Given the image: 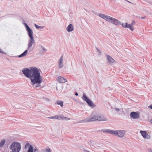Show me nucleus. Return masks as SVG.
<instances>
[{"label": "nucleus", "instance_id": "nucleus-26", "mask_svg": "<svg viewBox=\"0 0 152 152\" xmlns=\"http://www.w3.org/2000/svg\"><path fill=\"white\" fill-rule=\"evenodd\" d=\"M148 107L152 109V105H150L149 106H148Z\"/></svg>", "mask_w": 152, "mask_h": 152}, {"label": "nucleus", "instance_id": "nucleus-27", "mask_svg": "<svg viewBox=\"0 0 152 152\" xmlns=\"http://www.w3.org/2000/svg\"><path fill=\"white\" fill-rule=\"evenodd\" d=\"M145 18V17H142L141 18L142 19H144Z\"/></svg>", "mask_w": 152, "mask_h": 152}, {"label": "nucleus", "instance_id": "nucleus-2", "mask_svg": "<svg viewBox=\"0 0 152 152\" xmlns=\"http://www.w3.org/2000/svg\"><path fill=\"white\" fill-rule=\"evenodd\" d=\"M99 16L106 20L110 22H111L116 25L118 26L121 24V22L120 21L110 16L101 13L99 14Z\"/></svg>", "mask_w": 152, "mask_h": 152}, {"label": "nucleus", "instance_id": "nucleus-15", "mask_svg": "<svg viewBox=\"0 0 152 152\" xmlns=\"http://www.w3.org/2000/svg\"><path fill=\"white\" fill-rule=\"evenodd\" d=\"M63 56H62L59 60V64L58 65V66L59 68H61L63 66V65L62 64V62H63Z\"/></svg>", "mask_w": 152, "mask_h": 152}, {"label": "nucleus", "instance_id": "nucleus-5", "mask_svg": "<svg viewBox=\"0 0 152 152\" xmlns=\"http://www.w3.org/2000/svg\"><path fill=\"white\" fill-rule=\"evenodd\" d=\"M21 148L20 144L15 142H13L10 147V149L12 151V152H19Z\"/></svg>", "mask_w": 152, "mask_h": 152}, {"label": "nucleus", "instance_id": "nucleus-20", "mask_svg": "<svg viewBox=\"0 0 152 152\" xmlns=\"http://www.w3.org/2000/svg\"><path fill=\"white\" fill-rule=\"evenodd\" d=\"M43 152H51L50 149L49 148H48L45 150L43 151Z\"/></svg>", "mask_w": 152, "mask_h": 152}, {"label": "nucleus", "instance_id": "nucleus-7", "mask_svg": "<svg viewBox=\"0 0 152 152\" xmlns=\"http://www.w3.org/2000/svg\"><path fill=\"white\" fill-rule=\"evenodd\" d=\"M83 99L90 106L92 107H94L95 105L86 96L85 94H83L82 97Z\"/></svg>", "mask_w": 152, "mask_h": 152}, {"label": "nucleus", "instance_id": "nucleus-14", "mask_svg": "<svg viewBox=\"0 0 152 152\" xmlns=\"http://www.w3.org/2000/svg\"><path fill=\"white\" fill-rule=\"evenodd\" d=\"M68 32L71 31L73 30L74 28L73 25L72 24H69L66 28Z\"/></svg>", "mask_w": 152, "mask_h": 152}, {"label": "nucleus", "instance_id": "nucleus-13", "mask_svg": "<svg viewBox=\"0 0 152 152\" xmlns=\"http://www.w3.org/2000/svg\"><path fill=\"white\" fill-rule=\"evenodd\" d=\"M57 80L58 82L60 83H64L67 81L66 79L64 78L61 76L58 77Z\"/></svg>", "mask_w": 152, "mask_h": 152}, {"label": "nucleus", "instance_id": "nucleus-6", "mask_svg": "<svg viewBox=\"0 0 152 152\" xmlns=\"http://www.w3.org/2000/svg\"><path fill=\"white\" fill-rule=\"evenodd\" d=\"M106 132L112 134H115L120 137H123L125 134V132L124 131L118 130L115 131L107 130L106 131Z\"/></svg>", "mask_w": 152, "mask_h": 152}, {"label": "nucleus", "instance_id": "nucleus-16", "mask_svg": "<svg viewBox=\"0 0 152 152\" xmlns=\"http://www.w3.org/2000/svg\"><path fill=\"white\" fill-rule=\"evenodd\" d=\"M27 52L28 51L27 50H26L23 53L21 54L18 57H21L25 56L27 54Z\"/></svg>", "mask_w": 152, "mask_h": 152}, {"label": "nucleus", "instance_id": "nucleus-4", "mask_svg": "<svg viewBox=\"0 0 152 152\" xmlns=\"http://www.w3.org/2000/svg\"><path fill=\"white\" fill-rule=\"evenodd\" d=\"M25 25L26 28L27 30L28 33V35L30 38V39L29 41V43L28 45V48L31 47L34 42V37L33 36V32L31 29L26 23Z\"/></svg>", "mask_w": 152, "mask_h": 152}, {"label": "nucleus", "instance_id": "nucleus-29", "mask_svg": "<svg viewBox=\"0 0 152 152\" xmlns=\"http://www.w3.org/2000/svg\"><path fill=\"white\" fill-rule=\"evenodd\" d=\"M36 150H37V149H36L34 150V151H35Z\"/></svg>", "mask_w": 152, "mask_h": 152}, {"label": "nucleus", "instance_id": "nucleus-25", "mask_svg": "<svg viewBox=\"0 0 152 152\" xmlns=\"http://www.w3.org/2000/svg\"><path fill=\"white\" fill-rule=\"evenodd\" d=\"M115 110H116V111H119V109L117 108H115Z\"/></svg>", "mask_w": 152, "mask_h": 152}, {"label": "nucleus", "instance_id": "nucleus-10", "mask_svg": "<svg viewBox=\"0 0 152 152\" xmlns=\"http://www.w3.org/2000/svg\"><path fill=\"white\" fill-rule=\"evenodd\" d=\"M25 149L28 148L27 152H33V147L30 145L29 143H27L25 147Z\"/></svg>", "mask_w": 152, "mask_h": 152}, {"label": "nucleus", "instance_id": "nucleus-12", "mask_svg": "<svg viewBox=\"0 0 152 152\" xmlns=\"http://www.w3.org/2000/svg\"><path fill=\"white\" fill-rule=\"evenodd\" d=\"M140 132L144 138L149 139L150 138V136L147 134L146 132L140 131Z\"/></svg>", "mask_w": 152, "mask_h": 152}, {"label": "nucleus", "instance_id": "nucleus-23", "mask_svg": "<svg viewBox=\"0 0 152 152\" xmlns=\"http://www.w3.org/2000/svg\"><path fill=\"white\" fill-rule=\"evenodd\" d=\"M135 22L134 21V20H133L132 21V24L131 25H132V26L133 25H134L135 24Z\"/></svg>", "mask_w": 152, "mask_h": 152}, {"label": "nucleus", "instance_id": "nucleus-8", "mask_svg": "<svg viewBox=\"0 0 152 152\" xmlns=\"http://www.w3.org/2000/svg\"><path fill=\"white\" fill-rule=\"evenodd\" d=\"M130 116L134 119H138L140 118V113L139 112H132L130 113Z\"/></svg>", "mask_w": 152, "mask_h": 152}, {"label": "nucleus", "instance_id": "nucleus-17", "mask_svg": "<svg viewBox=\"0 0 152 152\" xmlns=\"http://www.w3.org/2000/svg\"><path fill=\"white\" fill-rule=\"evenodd\" d=\"M48 118L53 119H59V117L58 115H55L52 117H48Z\"/></svg>", "mask_w": 152, "mask_h": 152}, {"label": "nucleus", "instance_id": "nucleus-9", "mask_svg": "<svg viewBox=\"0 0 152 152\" xmlns=\"http://www.w3.org/2000/svg\"><path fill=\"white\" fill-rule=\"evenodd\" d=\"M122 26L124 28H129L132 31H133L134 29V27L131 24L126 23H122L121 24Z\"/></svg>", "mask_w": 152, "mask_h": 152}, {"label": "nucleus", "instance_id": "nucleus-24", "mask_svg": "<svg viewBox=\"0 0 152 152\" xmlns=\"http://www.w3.org/2000/svg\"><path fill=\"white\" fill-rule=\"evenodd\" d=\"M59 119H62L63 120V116H59Z\"/></svg>", "mask_w": 152, "mask_h": 152}, {"label": "nucleus", "instance_id": "nucleus-18", "mask_svg": "<svg viewBox=\"0 0 152 152\" xmlns=\"http://www.w3.org/2000/svg\"><path fill=\"white\" fill-rule=\"evenodd\" d=\"M5 142V140H3L1 141L0 143V147H2L4 145Z\"/></svg>", "mask_w": 152, "mask_h": 152}, {"label": "nucleus", "instance_id": "nucleus-32", "mask_svg": "<svg viewBox=\"0 0 152 152\" xmlns=\"http://www.w3.org/2000/svg\"><path fill=\"white\" fill-rule=\"evenodd\" d=\"M1 50V49L0 48V50Z\"/></svg>", "mask_w": 152, "mask_h": 152}, {"label": "nucleus", "instance_id": "nucleus-11", "mask_svg": "<svg viewBox=\"0 0 152 152\" xmlns=\"http://www.w3.org/2000/svg\"><path fill=\"white\" fill-rule=\"evenodd\" d=\"M107 59L108 61V63L110 64L112 63H116L117 62L109 55H107Z\"/></svg>", "mask_w": 152, "mask_h": 152}, {"label": "nucleus", "instance_id": "nucleus-30", "mask_svg": "<svg viewBox=\"0 0 152 152\" xmlns=\"http://www.w3.org/2000/svg\"><path fill=\"white\" fill-rule=\"evenodd\" d=\"M1 49L0 50V52H1Z\"/></svg>", "mask_w": 152, "mask_h": 152}, {"label": "nucleus", "instance_id": "nucleus-1", "mask_svg": "<svg viewBox=\"0 0 152 152\" xmlns=\"http://www.w3.org/2000/svg\"><path fill=\"white\" fill-rule=\"evenodd\" d=\"M22 72L26 77L28 78L31 77L32 85L38 83V84H36V87L40 86V83L42 81V79L38 70L36 68H31L30 69L26 68L23 69Z\"/></svg>", "mask_w": 152, "mask_h": 152}, {"label": "nucleus", "instance_id": "nucleus-31", "mask_svg": "<svg viewBox=\"0 0 152 152\" xmlns=\"http://www.w3.org/2000/svg\"><path fill=\"white\" fill-rule=\"evenodd\" d=\"M151 152H152V150H151Z\"/></svg>", "mask_w": 152, "mask_h": 152}, {"label": "nucleus", "instance_id": "nucleus-19", "mask_svg": "<svg viewBox=\"0 0 152 152\" xmlns=\"http://www.w3.org/2000/svg\"><path fill=\"white\" fill-rule=\"evenodd\" d=\"M57 103L58 105H60L61 107L63 106V102L62 101H57Z\"/></svg>", "mask_w": 152, "mask_h": 152}, {"label": "nucleus", "instance_id": "nucleus-21", "mask_svg": "<svg viewBox=\"0 0 152 152\" xmlns=\"http://www.w3.org/2000/svg\"><path fill=\"white\" fill-rule=\"evenodd\" d=\"M70 119V118L66 117L63 116V120H64L67 121V120H69Z\"/></svg>", "mask_w": 152, "mask_h": 152}, {"label": "nucleus", "instance_id": "nucleus-3", "mask_svg": "<svg viewBox=\"0 0 152 152\" xmlns=\"http://www.w3.org/2000/svg\"><path fill=\"white\" fill-rule=\"evenodd\" d=\"M107 120L105 116L101 115H96L90 118L89 119H87L85 121L86 122H89L92 121H104Z\"/></svg>", "mask_w": 152, "mask_h": 152}, {"label": "nucleus", "instance_id": "nucleus-28", "mask_svg": "<svg viewBox=\"0 0 152 152\" xmlns=\"http://www.w3.org/2000/svg\"><path fill=\"white\" fill-rule=\"evenodd\" d=\"M75 95H76V96H77L78 94V93H76L75 94Z\"/></svg>", "mask_w": 152, "mask_h": 152}, {"label": "nucleus", "instance_id": "nucleus-22", "mask_svg": "<svg viewBox=\"0 0 152 152\" xmlns=\"http://www.w3.org/2000/svg\"><path fill=\"white\" fill-rule=\"evenodd\" d=\"M35 26L37 29L42 28H43V27H42V26H39L36 24H35Z\"/></svg>", "mask_w": 152, "mask_h": 152}]
</instances>
